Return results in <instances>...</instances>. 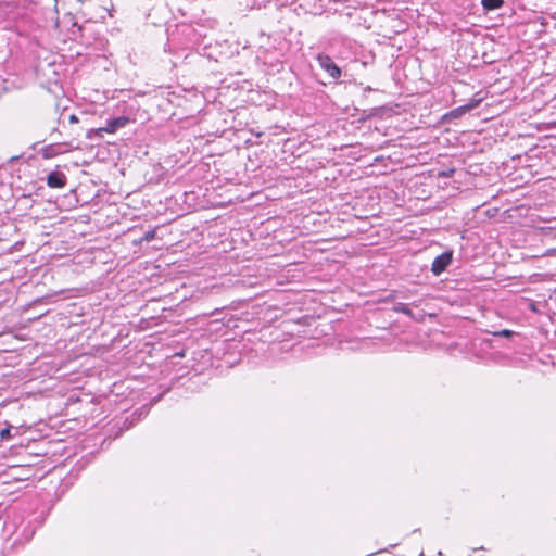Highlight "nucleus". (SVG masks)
Segmentation results:
<instances>
[{
  "label": "nucleus",
  "instance_id": "obj_1",
  "mask_svg": "<svg viewBox=\"0 0 556 556\" xmlns=\"http://www.w3.org/2000/svg\"><path fill=\"white\" fill-rule=\"evenodd\" d=\"M129 123H130V118L127 117V116L114 117L112 119H109L104 127H100L98 129H90V130H88L87 138L91 139L93 137V135L102 137L103 132L114 134L119 128L125 127Z\"/></svg>",
  "mask_w": 556,
  "mask_h": 556
},
{
  "label": "nucleus",
  "instance_id": "obj_2",
  "mask_svg": "<svg viewBox=\"0 0 556 556\" xmlns=\"http://www.w3.org/2000/svg\"><path fill=\"white\" fill-rule=\"evenodd\" d=\"M319 66L328 73V75L334 79L338 80L341 77V70L339 66L334 63V61L331 59V56L319 53L316 58Z\"/></svg>",
  "mask_w": 556,
  "mask_h": 556
},
{
  "label": "nucleus",
  "instance_id": "obj_3",
  "mask_svg": "<svg viewBox=\"0 0 556 556\" xmlns=\"http://www.w3.org/2000/svg\"><path fill=\"white\" fill-rule=\"evenodd\" d=\"M70 151V143L67 142H56L45 146L40 150V154L43 159H52L60 154Z\"/></svg>",
  "mask_w": 556,
  "mask_h": 556
},
{
  "label": "nucleus",
  "instance_id": "obj_4",
  "mask_svg": "<svg viewBox=\"0 0 556 556\" xmlns=\"http://www.w3.org/2000/svg\"><path fill=\"white\" fill-rule=\"evenodd\" d=\"M452 260H453L452 252H450V251L443 252L442 254L438 255L433 260L432 265H431V271L435 276L442 274L448 267V265L452 263Z\"/></svg>",
  "mask_w": 556,
  "mask_h": 556
},
{
  "label": "nucleus",
  "instance_id": "obj_5",
  "mask_svg": "<svg viewBox=\"0 0 556 556\" xmlns=\"http://www.w3.org/2000/svg\"><path fill=\"white\" fill-rule=\"evenodd\" d=\"M66 176L59 170L51 172L47 177V185L50 188H63L66 185Z\"/></svg>",
  "mask_w": 556,
  "mask_h": 556
},
{
  "label": "nucleus",
  "instance_id": "obj_6",
  "mask_svg": "<svg viewBox=\"0 0 556 556\" xmlns=\"http://www.w3.org/2000/svg\"><path fill=\"white\" fill-rule=\"evenodd\" d=\"M480 103V100H471L467 104L458 106L454 110H452L450 113L446 114V116H451L453 118H458L463 114L471 111L472 109L477 108Z\"/></svg>",
  "mask_w": 556,
  "mask_h": 556
},
{
  "label": "nucleus",
  "instance_id": "obj_7",
  "mask_svg": "<svg viewBox=\"0 0 556 556\" xmlns=\"http://www.w3.org/2000/svg\"><path fill=\"white\" fill-rule=\"evenodd\" d=\"M393 311L395 313H402V314H405L407 315L408 317H410L412 319L414 320H417V321H421L424 319V315L420 314L418 316H416L413 311L408 307L407 304L405 303H396L394 304L393 306Z\"/></svg>",
  "mask_w": 556,
  "mask_h": 556
},
{
  "label": "nucleus",
  "instance_id": "obj_8",
  "mask_svg": "<svg viewBox=\"0 0 556 556\" xmlns=\"http://www.w3.org/2000/svg\"><path fill=\"white\" fill-rule=\"evenodd\" d=\"M481 4L485 11H494L504 5V0H481Z\"/></svg>",
  "mask_w": 556,
  "mask_h": 556
},
{
  "label": "nucleus",
  "instance_id": "obj_9",
  "mask_svg": "<svg viewBox=\"0 0 556 556\" xmlns=\"http://www.w3.org/2000/svg\"><path fill=\"white\" fill-rule=\"evenodd\" d=\"M514 334H515V332L509 329H502V330L493 332V336H495V337H505V338H511Z\"/></svg>",
  "mask_w": 556,
  "mask_h": 556
},
{
  "label": "nucleus",
  "instance_id": "obj_10",
  "mask_svg": "<svg viewBox=\"0 0 556 556\" xmlns=\"http://www.w3.org/2000/svg\"><path fill=\"white\" fill-rule=\"evenodd\" d=\"M155 230L152 229V230H148L143 237L141 238L142 241H146V242H150L152 241L154 238H155Z\"/></svg>",
  "mask_w": 556,
  "mask_h": 556
},
{
  "label": "nucleus",
  "instance_id": "obj_11",
  "mask_svg": "<svg viewBox=\"0 0 556 556\" xmlns=\"http://www.w3.org/2000/svg\"><path fill=\"white\" fill-rule=\"evenodd\" d=\"M0 437H1V439L9 438L10 437V429L5 428V429L1 430Z\"/></svg>",
  "mask_w": 556,
  "mask_h": 556
},
{
  "label": "nucleus",
  "instance_id": "obj_12",
  "mask_svg": "<svg viewBox=\"0 0 556 556\" xmlns=\"http://www.w3.org/2000/svg\"><path fill=\"white\" fill-rule=\"evenodd\" d=\"M73 26L76 27L77 26V30L80 33V36L83 37L84 36V30L86 29V26L84 25H77L76 22L73 23Z\"/></svg>",
  "mask_w": 556,
  "mask_h": 556
},
{
  "label": "nucleus",
  "instance_id": "obj_13",
  "mask_svg": "<svg viewBox=\"0 0 556 556\" xmlns=\"http://www.w3.org/2000/svg\"><path fill=\"white\" fill-rule=\"evenodd\" d=\"M70 123H72V124L78 123V117L75 114H72L70 116Z\"/></svg>",
  "mask_w": 556,
  "mask_h": 556
},
{
  "label": "nucleus",
  "instance_id": "obj_14",
  "mask_svg": "<svg viewBox=\"0 0 556 556\" xmlns=\"http://www.w3.org/2000/svg\"><path fill=\"white\" fill-rule=\"evenodd\" d=\"M442 175L445 176V177L450 176V174H447V173H443Z\"/></svg>",
  "mask_w": 556,
  "mask_h": 556
}]
</instances>
